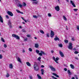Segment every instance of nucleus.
Returning <instances> with one entry per match:
<instances>
[{
    "label": "nucleus",
    "mask_w": 79,
    "mask_h": 79,
    "mask_svg": "<svg viewBox=\"0 0 79 79\" xmlns=\"http://www.w3.org/2000/svg\"><path fill=\"white\" fill-rule=\"evenodd\" d=\"M49 68H50L53 71H55V69L53 66L52 65H49Z\"/></svg>",
    "instance_id": "9"
},
{
    "label": "nucleus",
    "mask_w": 79,
    "mask_h": 79,
    "mask_svg": "<svg viewBox=\"0 0 79 79\" xmlns=\"http://www.w3.org/2000/svg\"><path fill=\"white\" fill-rule=\"evenodd\" d=\"M6 17L7 19H9V17L8 16V15H6Z\"/></svg>",
    "instance_id": "45"
},
{
    "label": "nucleus",
    "mask_w": 79,
    "mask_h": 79,
    "mask_svg": "<svg viewBox=\"0 0 79 79\" xmlns=\"http://www.w3.org/2000/svg\"><path fill=\"white\" fill-rule=\"evenodd\" d=\"M7 13L10 16H13V14L10 11H7Z\"/></svg>",
    "instance_id": "7"
},
{
    "label": "nucleus",
    "mask_w": 79,
    "mask_h": 79,
    "mask_svg": "<svg viewBox=\"0 0 79 79\" xmlns=\"http://www.w3.org/2000/svg\"><path fill=\"white\" fill-rule=\"evenodd\" d=\"M29 77L30 79H32V77L31 76H30Z\"/></svg>",
    "instance_id": "53"
},
{
    "label": "nucleus",
    "mask_w": 79,
    "mask_h": 79,
    "mask_svg": "<svg viewBox=\"0 0 79 79\" xmlns=\"http://www.w3.org/2000/svg\"><path fill=\"white\" fill-rule=\"evenodd\" d=\"M67 2H69V0H66Z\"/></svg>",
    "instance_id": "61"
},
{
    "label": "nucleus",
    "mask_w": 79,
    "mask_h": 79,
    "mask_svg": "<svg viewBox=\"0 0 79 79\" xmlns=\"http://www.w3.org/2000/svg\"><path fill=\"white\" fill-rule=\"evenodd\" d=\"M23 23L24 24H25V23H24V22H23Z\"/></svg>",
    "instance_id": "64"
},
{
    "label": "nucleus",
    "mask_w": 79,
    "mask_h": 79,
    "mask_svg": "<svg viewBox=\"0 0 79 79\" xmlns=\"http://www.w3.org/2000/svg\"><path fill=\"white\" fill-rule=\"evenodd\" d=\"M3 58V56L2 54L0 55V59H2Z\"/></svg>",
    "instance_id": "39"
},
{
    "label": "nucleus",
    "mask_w": 79,
    "mask_h": 79,
    "mask_svg": "<svg viewBox=\"0 0 79 79\" xmlns=\"http://www.w3.org/2000/svg\"><path fill=\"white\" fill-rule=\"evenodd\" d=\"M29 52H32V49L31 48H29L28 49Z\"/></svg>",
    "instance_id": "40"
},
{
    "label": "nucleus",
    "mask_w": 79,
    "mask_h": 79,
    "mask_svg": "<svg viewBox=\"0 0 79 79\" xmlns=\"http://www.w3.org/2000/svg\"><path fill=\"white\" fill-rule=\"evenodd\" d=\"M16 11H17V13H20L21 14H23V12L19 11V10H16Z\"/></svg>",
    "instance_id": "18"
},
{
    "label": "nucleus",
    "mask_w": 79,
    "mask_h": 79,
    "mask_svg": "<svg viewBox=\"0 0 79 79\" xmlns=\"http://www.w3.org/2000/svg\"><path fill=\"white\" fill-rule=\"evenodd\" d=\"M22 31L23 32H26V31L24 29L22 30Z\"/></svg>",
    "instance_id": "44"
},
{
    "label": "nucleus",
    "mask_w": 79,
    "mask_h": 79,
    "mask_svg": "<svg viewBox=\"0 0 79 79\" xmlns=\"http://www.w3.org/2000/svg\"><path fill=\"white\" fill-rule=\"evenodd\" d=\"M63 17L64 19V20H65V21H67V19L66 18V17H65V16L63 15Z\"/></svg>",
    "instance_id": "28"
},
{
    "label": "nucleus",
    "mask_w": 79,
    "mask_h": 79,
    "mask_svg": "<svg viewBox=\"0 0 79 79\" xmlns=\"http://www.w3.org/2000/svg\"><path fill=\"white\" fill-rule=\"evenodd\" d=\"M12 36L13 37H14L15 38H16L17 40H19V36L18 35H16V34H13L12 35Z\"/></svg>",
    "instance_id": "3"
},
{
    "label": "nucleus",
    "mask_w": 79,
    "mask_h": 79,
    "mask_svg": "<svg viewBox=\"0 0 79 79\" xmlns=\"http://www.w3.org/2000/svg\"><path fill=\"white\" fill-rule=\"evenodd\" d=\"M70 66L72 69H74V65L72 64H70Z\"/></svg>",
    "instance_id": "19"
},
{
    "label": "nucleus",
    "mask_w": 79,
    "mask_h": 79,
    "mask_svg": "<svg viewBox=\"0 0 79 79\" xmlns=\"http://www.w3.org/2000/svg\"><path fill=\"white\" fill-rule=\"evenodd\" d=\"M9 68L10 69H13V64H10L9 65Z\"/></svg>",
    "instance_id": "23"
},
{
    "label": "nucleus",
    "mask_w": 79,
    "mask_h": 79,
    "mask_svg": "<svg viewBox=\"0 0 79 79\" xmlns=\"http://www.w3.org/2000/svg\"><path fill=\"white\" fill-rule=\"evenodd\" d=\"M33 17L34 18H36L37 19V18H38V17H37V15H33Z\"/></svg>",
    "instance_id": "35"
},
{
    "label": "nucleus",
    "mask_w": 79,
    "mask_h": 79,
    "mask_svg": "<svg viewBox=\"0 0 79 79\" xmlns=\"http://www.w3.org/2000/svg\"><path fill=\"white\" fill-rule=\"evenodd\" d=\"M4 48H6L7 47V45L6 44H4Z\"/></svg>",
    "instance_id": "36"
},
{
    "label": "nucleus",
    "mask_w": 79,
    "mask_h": 79,
    "mask_svg": "<svg viewBox=\"0 0 79 79\" xmlns=\"http://www.w3.org/2000/svg\"><path fill=\"white\" fill-rule=\"evenodd\" d=\"M64 42H65V43H68V40H65Z\"/></svg>",
    "instance_id": "42"
},
{
    "label": "nucleus",
    "mask_w": 79,
    "mask_h": 79,
    "mask_svg": "<svg viewBox=\"0 0 79 79\" xmlns=\"http://www.w3.org/2000/svg\"><path fill=\"white\" fill-rule=\"evenodd\" d=\"M49 68H50L53 71H55V69L53 66L52 65H49Z\"/></svg>",
    "instance_id": "8"
},
{
    "label": "nucleus",
    "mask_w": 79,
    "mask_h": 79,
    "mask_svg": "<svg viewBox=\"0 0 79 79\" xmlns=\"http://www.w3.org/2000/svg\"><path fill=\"white\" fill-rule=\"evenodd\" d=\"M51 52L52 53H54V51H53V50L51 51Z\"/></svg>",
    "instance_id": "54"
},
{
    "label": "nucleus",
    "mask_w": 79,
    "mask_h": 79,
    "mask_svg": "<svg viewBox=\"0 0 79 79\" xmlns=\"http://www.w3.org/2000/svg\"><path fill=\"white\" fill-rule=\"evenodd\" d=\"M48 16H49V17H50L52 16V15H51V14L49 13L48 14Z\"/></svg>",
    "instance_id": "50"
},
{
    "label": "nucleus",
    "mask_w": 79,
    "mask_h": 79,
    "mask_svg": "<svg viewBox=\"0 0 79 79\" xmlns=\"http://www.w3.org/2000/svg\"><path fill=\"white\" fill-rule=\"evenodd\" d=\"M9 76H10V75L9 74H8V73H7L6 76V77H9Z\"/></svg>",
    "instance_id": "32"
},
{
    "label": "nucleus",
    "mask_w": 79,
    "mask_h": 79,
    "mask_svg": "<svg viewBox=\"0 0 79 79\" xmlns=\"http://www.w3.org/2000/svg\"><path fill=\"white\" fill-rule=\"evenodd\" d=\"M64 70L65 71H67V69H66V68H64Z\"/></svg>",
    "instance_id": "51"
},
{
    "label": "nucleus",
    "mask_w": 79,
    "mask_h": 79,
    "mask_svg": "<svg viewBox=\"0 0 79 79\" xmlns=\"http://www.w3.org/2000/svg\"><path fill=\"white\" fill-rule=\"evenodd\" d=\"M17 6H19L20 8H22L23 7V5H21V4H19Z\"/></svg>",
    "instance_id": "25"
},
{
    "label": "nucleus",
    "mask_w": 79,
    "mask_h": 79,
    "mask_svg": "<svg viewBox=\"0 0 79 79\" xmlns=\"http://www.w3.org/2000/svg\"><path fill=\"white\" fill-rule=\"evenodd\" d=\"M73 50H76V48H74V49H73Z\"/></svg>",
    "instance_id": "62"
},
{
    "label": "nucleus",
    "mask_w": 79,
    "mask_h": 79,
    "mask_svg": "<svg viewBox=\"0 0 79 79\" xmlns=\"http://www.w3.org/2000/svg\"><path fill=\"white\" fill-rule=\"evenodd\" d=\"M17 60L18 61H19V62L20 63H22V62H21V59H20V58H19V57H18Z\"/></svg>",
    "instance_id": "16"
},
{
    "label": "nucleus",
    "mask_w": 79,
    "mask_h": 79,
    "mask_svg": "<svg viewBox=\"0 0 79 79\" xmlns=\"http://www.w3.org/2000/svg\"><path fill=\"white\" fill-rule=\"evenodd\" d=\"M24 41H27V38H25L24 39Z\"/></svg>",
    "instance_id": "43"
},
{
    "label": "nucleus",
    "mask_w": 79,
    "mask_h": 79,
    "mask_svg": "<svg viewBox=\"0 0 79 79\" xmlns=\"http://www.w3.org/2000/svg\"><path fill=\"white\" fill-rule=\"evenodd\" d=\"M41 58H42V57L40 56L39 57H38L37 60H38V61H40V60H41Z\"/></svg>",
    "instance_id": "29"
},
{
    "label": "nucleus",
    "mask_w": 79,
    "mask_h": 79,
    "mask_svg": "<svg viewBox=\"0 0 79 79\" xmlns=\"http://www.w3.org/2000/svg\"><path fill=\"white\" fill-rule=\"evenodd\" d=\"M77 30L79 31V26H78L77 27Z\"/></svg>",
    "instance_id": "47"
},
{
    "label": "nucleus",
    "mask_w": 79,
    "mask_h": 79,
    "mask_svg": "<svg viewBox=\"0 0 79 79\" xmlns=\"http://www.w3.org/2000/svg\"><path fill=\"white\" fill-rule=\"evenodd\" d=\"M59 53L61 57H63V56H64V54H63V52H62L60 51H59Z\"/></svg>",
    "instance_id": "12"
},
{
    "label": "nucleus",
    "mask_w": 79,
    "mask_h": 79,
    "mask_svg": "<svg viewBox=\"0 0 79 79\" xmlns=\"http://www.w3.org/2000/svg\"><path fill=\"white\" fill-rule=\"evenodd\" d=\"M67 73L69 75H71V74H72L71 73V72H70V71L69 70H68Z\"/></svg>",
    "instance_id": "24"
},
{
    "label": "nucleus",
    "mask_w": 79,
    "mask_h": 79,
    "mask_svg": "<svg viewBox=\"0 0 79 79\" xmlns=\"http://www.w3.org/2000/svg\"><path fill=\"white\" fill-rule=\"evenodd\" d=\"M75 60H79V59H78V58L77 57H76L75 58Z\"/></svg>",
    "instance_id": "52"
},
{
    "label": "nucleus",
    "mask_w": 79,
    "mask_h": 79,
    "mask_svg": "<svg viewBox=\"0 0 79 79\" xmlns=\"http://www.w3.org/2000/svg\"><path fill=\"white\" fill-rule=\"evenodd\" d=\"M47 35V37H49V34H48V33H47L46 34Z\"/></svg>",
    "instance_id": "49"
},
{
    "label": "nucleus",
    "mask_w": 79,
    "mask_h": 79,
    "mask_svg": "<svg viewBox=\"0 0 79 79\" xmlns=\"http://www.w3.org/2000/svg\"><path fill=\"white\" fill-rule=\"evenodd\" d=\"M21 18L23 19V20H24L25 22V23H27V21H26L25 19H24V18H23V17H21Z\"/></svg>",
    "instance_id": "31"
},
{
    "label": "nucleus",
    "mask_w": 79,
    "mask_h": 79,
    "mask_svg": "<svg viewBox=\"0 0 79 79\" xmlns=\"http://www.w3.org/2000/svg\"><path fill=\"white\" fill-rule=\"evenodd\" d=\"M19 27V28H22V27H21V26H20Z\"/></svg>",
    "instance_id": "63"
},
{
    "label": "nucleus",
    "mask_w": 79,
    "mask_h": 79,
    "mask_svg": "<svg viewBox=\"0 0 79 79\" xmlns=\"http://www.w3.org/2000/svg\"><path fill=\"white\" fill-rule=\"evenodd\" d=\"M78 53V52L76 51L74 52V53H75V54H77Z\"/></svg>",
    "instance_id": "46"
},
{
    "label": "nucleus",
    "mask_w": 79,
    "mask_h": 79,
    "mask_svg": "<svg viewBox=\"0 0 79 79\" xmlns=\"http://www.w3.org/2000/svg\"><path fill=\"white\" fill-rule=\"evenodd\" d=\"M38 2V1H35L33 2V3H35V4H37Z\"/></svg>",
    "instance_id": "33"
},
{
    "label": "nucleus",
    "mask_w": 79,
    "mask_h": 79,
    "mask_svg": "<svg viewBox=\"0 0 79 79\" xmlns=\"http://www.w3.org/2000/svg\"><path fill=\"white\" fill-rule=\"evenodd\" d=\"M1 40L3 42H5V40L4 39H3V38H1Z\"/></svg>",
    "instance_id": "34"
},
{
    "label": "nucleus",
    "mask_w": 79,
    "mask_h": 79,
    "mask_svg": "<svg viewBox=\"0 0 79 79\" xmlns=\"http://www.w3.org/2000/svg\"><path fill=\"white\" fill-rule=\"evenodd\" d=\"M35 48H37L39 47V44H35Z\"/></svg>",
    "instance_id": "17"
},
{
    "label": "nucleus",
    "mask_w": 79,
    "mask_h": 79,
    "mask_svg": "<svg viewBox=\"0 0 79 79\" xmlns=\"http://www.w3.org/2000/svg\"><path fill=\"white\" fill-rule=\"evenodd\" d=\"M68 48L70 50H71L73 48V44L72 43H69V45L68 46Z\"/></svg>",
    "instance_id": "4"
},
{
    "label": "nucleus",
    "mask_w": 79,
    "mask_h": 79,
    "mask_svg": "<svg viewBox=\"0 0 79 79\" xmlns=\"http://www.w3.org/2000/svg\"><path fill=\"white\" fill-rule=\"evenodd\" d=\"M77 10H78V9H73V11H77Z\"/></svg>",
    "instance_id": "41"
},
{
    "label": "nucleus",
    "mask_w": 79,
    "mask_h": 79,
    "mask_svg": "<svg viewBox=\"0 0 79 79\" xmlns=\"http://www.w3.org/2000/svg\"><path fill=\"white\" fill-rule=\"evenodd\" d=\"M41 74H42V75H43L44 74V70L43 69H41Z\"/></svg>",
    "instance_id": "20"
},
{
    "label": "nucleus",
    "mask_w": 79,
    "mask_h": 79,
    "mask_svg": "<svg viewBox=\"0 0 79 79\" xmlns=\"http://www.w3.org/2000/svg\"><path fill=\"white\" fill-rule=\"evenodd\" d=\"M54 40L55 41L58 40V41H59L60 40V39H59V38L57 37V36H56V37L54 38Z\"/></svg>",
    "instance_id": "15"
},
{
    "label": "nucleus",
    "mask_w": 79,
    "mask_h": 79,
    "mask_svg": "<svg viewBox=\"0 0 79 79\" xmlns=\"http://www.w3.org/2000/svg\"><path fill=\"white\" fill-rule=\"evenodd\" d=\"M58 45L59 47H61V48L63 47V45L61 44H59Z\"/></svg>",
    "instance_id": "27"
},
{
    "label": "nucleus",
    "mask_w": 79,
    "mask_h": 79,
    "mask_svg": "<svg viewBox=\"0 0 79 79\" xmlns=\"http://www.w3.org/2000/svg\"><path fill=\"white\" fill-rule=\"evenodd\" d=\"M71 40L72 41H74L75 40V39H74V37H73L71 38Z\"/></svg>",
    "instance_id": "37"
},
{
    "label": "nucleus",
    "mask_w": 79,
    "mask_h": 79,
    "mask_svg": "<svg viewBox=\"0 0 79 79\" xmlns=\"http://www.w3.org/2000/svg\"><path fill=\"white\" fill-rule=\"evenodd\" d=\"M36 52L37 54H38L40 55V56H42V54H43L44 55H46V53H45L44 52H43L42 51H41L40 53H39L40 52V51L39 50H36Z\"/></svg>",
    "instance_id": "2"
},
{
    "label": "nucleus",
    "mask_w": 79,
    "mask_h": 79,
    "mask_svg": "<svg viewBox=\"0 0 79 79\" xmlns=\"http://www.w3.org/2000/svg\"><path fill=\"white\" fill-rule=\"evenodd\" d=\"M54 35H55V34L54 33V32L53 31H52L51 30V37L52 38L53 37V36H54Z\"/></svg>",
    "instance_id": "10"
},
{
    "label": "nucleus",
    "mask_w": 79,
    "mask_h": 79,
    "mask_svg": "<svg viewBox=\"0 0 79 79\" xmlns=\"http://www.w3.org/2000/svg\"><path fill=\"white\" fill-rule=\"evenodd\" d=\"M53 58L54 60L55 61V62H56V63H58V62L57 61L59 60V58L58 57H57L55 59V57H53Z\"/></svg>",
    "instance_id": "6"
},
{
    "label": "nucleus",
    "mask_w": 79,
    "mask_h": 79,
    "mask_svg": "<svg viewBox=\"0 0 79 79\" xmlns=\"http://www.w3.org/2000/svg\"><path fill=\"white\" fill-rule=\"evenodd\" d=\"M34 69L35 70V71H37L39 70V66H38V65L37 64V62H34V65L33 66Z\"/></svg>",
    "instance_id": "1"
},
{
    "label": "nucleus",
    "mask_w": 79,
    "mask_h": 79,
    "mask_svg": "<svg viewBox=\"0 0 79 79\" xmlns=\"http://www.w3.org/2000/svg\"><path fill=\"white\" fill-rule=\"evenodd\" d=\"M23 53H24V52H25V50H23Z\"/></svg>",
    "instance_id": "56"
},
{
    "label": "nucleus",
    "mask_w": 79,
    "mask_h": 79,
    "mask_svg": "<svg viewBox=\"0 0 79 79\" xmlns=\"http://www.w3.org/2000/svg\"><path fill=\"white\" fill-rule=\"evenodd\" d=\"M55 9L56 11H58L60 10V7L59 6H56L55 7Z\"/></svg>",
    "instance_id": "13"
},
{
    "label": "nucleus",
    "mask_w": 79,
    "mask_h": 79,
    "mask_svg": "<svg viewBox=\"0 0 79 79\" xmlns=\"http://www.w3.org/2000/svg\"><path fill=\"white\" fill-rule=\"evenodd\" d=\"M0 21L1 23H3V18L0 15Z\"/></svg>",
    "instance_id": "14"
},
{
    "label": "nucleus",
    "mask_w": 79,
    "mask_h": 79,
    "mask_svg": "<svg viewBox=\"0 0 79 79\" xmlns=\"http://www.w3.org/2000/svg\"><path fill=\"white\" fill-rule=\"evenodd\" d=\"M27 37H31V35H27Z\"/></svg>",
    "instance_id": "48"
},
{
    "label": "nucleus",
    "mask_w": 79,
    "mask_h": 79,
    "mask_svg": "<svg viewBox=\"0 0 79 79\" xmlns=\"http://www.w3.org/2000/svg\"><path fill=\"white\" fill-rule=\"evenodd\" d=\"M72 79H75V78H74V77H73L72 78Z\"/></svg>",
    "instance_id": "58"
},
{
    "label": "nucleus",
    "mask_w": 79,
    "mask_h": 79,
    "mask_svg": "<svg viewBox=\"0 0 79 79\" xmlns=\"http://www.w3.org/2000/svg\"><path fill=\"white\" fill-rule=\"evenodd\" d=\"M8 24L10 28H11L12 27L11 25V20H10L8 21Z\"/></svg>",
    "instance_id": "5"
},
{
    "label": "nucleus",
    "mask_w": 79,
    "mask_h": 79,
    "mask_svg": "<svg viewBox=\"0 0 79 79\" xmlns=\"http://www.w3.org/2000/svg\"><path fill=\"white\" fill-rule=\"evenodd\" d=\"M26 64L27 66H31V64H30L29 62H27Z\"/></svg>",
    "instance_id": "21"
},
{
    "label": "nucleus",
    "mask_w": 79,
    "mask_h": 79,
    "mask_svg": "<svg viewBox=\"0 0 79 79\" xmlns=\"http://www.w3.org/2000/svg\"><path fill=\"white\" fill-rule=\"evenodd\" d=\"M70 3L72 4V5H73L74 7H76V5H75V4H74V2L70 1Z\"/></svg>",
    "instance_id": "11"
},
{
    "label": "nucleus",
    "mask_w": 79,
    "mask_h": 79,
    "mask_svg": "<svg viewBox=\"0 0 79 79\" xmlns=\"http://www.w3.org/2000/svg\"><path fill=\"white\" fill-rule=\"evenodd\" d=\"M41 68H44V65H42L41 66Z\"/></svg>",
    "instance_id": "55"
},
{
    "label": "nucleus",
    "mask_w": 79,
    "mask_h": 79,
    "mask_svg": "<svg viewBox=\"0 0 79 79\" xmlns=\"http://www.w3.org/2000/svg\"><path fill=\"white\" fill-rule=\"evenodd\" d=\"M37 77H38V79H42V77H41V76H40L39 75L37 74Z\"/></svg>",
    "instance_id": "26"
},
{
    "label": "nucleus",
    "mask_w": 79,
    "mask_h": 79,
    "mask_svg": "<svg viewBox=\"0 0 79 79\" xmlns=\"http://www.w3.org/2000/svg\"><path fill=\"white\" fill-rule=\"evenodd\" d=\"M40 17V15H38V16H37V17H38H38Z\"/></svg>",
    "instance_id": "59"
},
{
    "label": "nucleus",
    "mask_w": 79,
    "mask_h": 79,
    "mask_svg": "<svg viewBox=\"0 0 79 79\" xmlns=\"http://www.w3.org/2000/svg\"><path fill=\"white\" fill-rule=\"evenodd\" d=\"M32 1H33V2H35V1H37V0H31Z\"/></svg>",
    "instance_id": "57"
},
{
    "label": "nucleus",
    "mask_w": 79,
    "mask_h": 79,
    "mask_svg": "<svg viewBox=\"0 0 79 79\" xmlns=\"http://www.w3.org/2000/svg\"><path fill=\"white\" fill-rule=\"evenodd\" d=\"M23 6H26V4L25 2H23Z\"/></svg>",
    "instance_id": "38"
},
{
    "label": "nucleus",
    "mask_w": 79,
    "mask_h": 79,
    "mask_svg": "<svg viewBox=\"0 0 79 79\" xmlns=\"http://www.w3.org/2000/svg\"><path fill=\"white\" fill-rule=\"evenodd\" d=\"M52 74L55 76H56V77H59V76L57 74H56V73H53Z\"/></svg>",
    "instance_id": "22"
},
{
    "label": "nucleus",
    "mask_w": 79,
    "mask_h": 79,
    "mask_svg": "<svg viewBox=\"0 0 79 79\" xmlns=\"http://www.w3.org/2000/svg\"><path fill=\"white\" fill-rule=\"evenodd\" d=\"M35 39H37V37H35Z\"/></svg>",
    "instance_id": "60"
},
{
    "label": "nucleus",
    "mask_w": 79,
    "mask_h": 79,
    "mask_svg": "<svg viewBox=\"0 0 79 79\" xmlns=\"http://www.w3.org/2000/svg\"><path fill=\"white\" fill-rule=\"evenodd\" d=\"M40 32L41 33V34H44V31H43V30H40Z\"/></svg>",
    "instance_id": "30"
}]
</instances>
